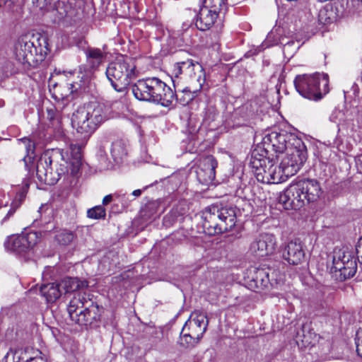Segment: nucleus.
<instances>
[{
  "mask_svg": "<svg viewBox=\"0 0 362 362\" xmlns=\"http://www.w3.org/2000/svg\"><path fill=\"white\" fill-rule=\"evenodd\" d=\"M247 107H242L235 110L234 112V116L236 117L238 115L240 116L242 118L241 121L237 122V125L243 126L247 125V123L250 122L251 119V115L247 113Z\"/></svg>",
  "mask_w": 362,
  "mask_h": 362,
  "instance_id": "nucleus-38",
  "label": "nucleus"
},
{
  "mask_svg": "<svg viewBox=\"0 0 362 362\" xmlns=\"http://www.w3.org/2000/svg\"><path fill=\"white\" fill-rule=\"evenodd\" d=\"M283 258L291 264H300L305 257L302 243L298 240L289 241L282 252Z\"/></svg>",
  "mask_w": 362,
  "mask_h": 362,
  "instance_id": "nucleus-23",
  "label": "nucleus"
},
{
  "mask_svg": "<svg viewBox=\"0 0 362 362\" xmlns=\"http://www.w3.org/2000/svg\"><path fill=\"white\" fill-rule=\"evenodd\" d=\"M134 97L142 101L170 107L176 99V94L164 81L157 77L138 80L132 86Z\"/></svg>",
  "mask_w": 362,
  "mask_h": 362,
  "instance_id": "nucleus-3",
  "label": "nucleus"
},
{
  "mask_svg": "<svg viewBox=\"0 0 362 362\" xmlns=\"http://www.w3.org/2000/svg\"><path fill=\"white\" fill-rule=\"evenodd\" d=\"M59 283L63 293L74 292L77 290L88 286V283L86 281H81L78 278L73 277H66L63 279Z\"/></svg>",
  "mask_w": 362,
  "mask_h": 362,
  "instance_id": "nucleus-29",
  "label": "nucleus"
},
{
  "mask_svg": "<svg viewBox=\"0 0 362 362\" xmlns=\"http://www.w3.org/2000/svg\"><path fill=\"white\" fill-rule=\"evenodd\" d=\"M329 78L327 74L315 73L313 75H299L294 80L298 93L305 98L317 100L329 92Z\"/></svg>",
  "mask_w": 362,
  "mask_h": 362,
  "instance_id": "nucleus-9",
  "label": "nucleus"
},
{
  "mask_svg": "<svg viewBox=\"0 0 362 362\" xmlns=\"http://www.w3.org/2000/svg\"><path fill=\"white\" fill-rule=\"evenodd\" d=\"M316 341L317 335L305 325H303L301 330L297 333L296 342L298 346H313Z\"/></svg>",
  "mask_w": 362,
  "mask_h": 362,
  "instance_id": "nucleus-28",
  "label": "nucleus"
},
{
  "mask_svg": "<svg viewBox=\"0 0 362 362\" xmlns=\"http://www.w3.org/2000/svg\"><path fill=\"white\" fill-rule=\"evenodd\" d=\"M40 293L47 303H54L63 294L60 283H49L40 287Z\"/></svg>",
  "mask_w": 362,
  "mask_h": 362,
  "instance_id": "nucleus-26",
  "label": "nucleus"
},
{
  "mask_svg": "<svg viewBox=\"0 0 362 362\" xmlns=\"http://www.w3.org/2000/svg\"><path fill=\"white\" fill-rule=\"evenodd\" d=\"M217 116L218 112L215 106L211 105H207L203 112V122L206 124L209 125L211 122L216 119Z\"/></svg>",
  "mask_w": 362,
  "mask_h": 362,
  "instance_id": "nucleus-36",
  "label": "nucleus"
},
{
  "mask_svg": "<svg viewBox=\"0 0 362 362\" xmlns=\"http://www.w3.org/2000/svg\"><path fill=\"white\" fill-rule=\"evenodd\" d=\"M105 74L112 88L124 95L131 82L137 77L138 71L132 59L122 57L108 64Z\"/></svg>",
  "mask_w": 362,
  "mask_h": 362,
  "instance_id": "nucleus-6",
  "label": "nucleus"
},
{
  "mask_svg": "<svg viewBox=\"0 0 362 362\" xmlns=\"http://www.w3.org/2000/svg\"><path fill=\"white\" fill-rule=\"evenodd\" d=\"M356 352L362 346V329L356 332Z\"/></svg>",
  "mask_w": 362,
  "mask_h": 362,
  "instance_id": "nucleus-45",
  "label": "nucleus"
},
{
  "mask_svg": "<svg viewBox=\"0 0 362 362\" xmlns=\"http://www.w3.org/2000/svg\"><path fill=\"white\" fill-rule=\"evenodd\" d=\"M357 270L355 257L349 251L334 250L332 257V273H339L341 280L349 279L354 276Z\"/></svg>",
  "mask_w": 362,
  "mask_h": 362,
  "instance_id": "nucleus-16",
  "label": "nucleus"
},
{
  "mask_svg": "<svg viewBox=\"0 0 362 362\" xmlns=\"http://www.w3.org/2000/svg\"><path fill=\"white\" fill-rule=\"evenodd\" d=\"M336 19V13L330 4H326L320 9L318 13V22L322 25L332 23Z\"/></svg>",
  "mask_w": 362,
  "mask_h": 362,
  "instance_id": "nucleus-30",
  "label": "nucleus"
},
{
  "mask_svg": "<svg viewBox=\"0 0 362 362\" xmlns=\"http://www.w3.org/2000/svg\"><path fill=\"white\" fill-rule=\"evenodd\" d=\"M112 200V196L111 194L106 195L103 199V204L107 205Z\"/></svg>",
  "mask_w": 362,
  "mask_h": 362,
  "instance_id": "nucleus-48",
  "label": "nucleus"
},
{
  "mask_svg": "<svg viewBox=\"0 0 362 362\" xmlns=\"http://www.w3.org/2000/svg\"><path fill=\"white\" fill-rule=\"evenodd\" d=\"M29 187V183L28 181L23 182V185L19 192L16 193V195L11 203V209L8 212L7 216H10L13 214L15 210L18 208L22 202L24 201L26 194Z\"/></svg>",
  "mask_w": 362,
  "mask_h": 362,
  "instance_id": "nucleus-31",
  "label": "nucleus"
},
{
  "mask_svg": "<svg viewBox=\"0 0 362 362\" xmlns=\"http://www.w3.org/2000/svg\"><path fill=\"white\" fill-rule=\"evenodd\" d=\"M53 0H33V4L40 9L46 8L47 6L51 5Z\"/></svg>",
  "mask_w": 362,
  "mask_h": 362,
  "instance_id": "nucleus-42",
  "label": "nucleus"
},
{
  "mask_svg": "<svg viewBox=\"0 0 362 362\" xmlns=\"http://www.w3.org/2000/svg\"><path fill=\"white\" fill-rule=\"evenodd\" d=\"M30 362H46V361H45V359L42 356V355H40V356L35 357Z\"/></svg>",
  "mask_w": 362,
  "mask_h": 362,
  "instance_id": "nucleus-49",
  "label": "nucleus"
},
{
  "mask_svg": "<svg viewBox=\"0 0 362 362\" xmlns=\"http://www.w3.org/2000/svg\"><path fill=\"white\" fill-rule=\"evenodd\" d=\"M225 6V0H204L196 18V27L200 30H209Z\"/></svg>",
  "mask_w": 362,
  "mask_h": 362,
  "instance_id": "nucleus-14",
  "label": "nucleus"
},
{
  "mask_svg": "<svg viewBox=\"0 0 362 362\" xmlns=\"http://www.w3.org/2000/svg\"><path fill=\"white\" fill-rule=\"evenodd\" d=\"M168 218H169L168 216H165L164 221L166 222Z\"/></svg>",
  "mask_w": 362,
  "mask_h": 362,
  "instance_id": "nucleus-54",
  "label": "nucleus"
},
{
  "mask_svg": "<svg viewBox=\"0 0 362 362\" xmlns=\"http://www.w3.org/2000/svg\"><path fill=\"white\" fill-rule=\"evenodd\" d=\"M173 74L175 78L181 76V78L189 81V86L182 92L196 93L202 88L205 81L202 66L192 59L175 63Z\"/></svg>",
  "mask_w": 362,
  "mask_h": 362,
  "instance_id": "nucleus-11",
  "label": "nucleus"
},
{
  "mask_svg": "<svg viewBox=\"0 0 362 362\" xmlns=\"http://www.w3.org/2000/svg\"><path fill=\"white\" fill-rule=\"evenodd\" d=\"M121 202H122V204L124 206H128V204L127 202V201L125 200V196L124 195H122L121 196Z\"/></svg>",
  "mask_w": 362,
  "mask_h": 362,
  "instance_id": "nucleus-51",
  "label": "nucleus"
},
{
  "mask_svg": "<svg viewBox=\"0 0 362 362\" xmlns=\"http://www.w3.org/2000/svg\"><path fill=\"white\" fill-rule=\"evenodd\" d=\"M50 50L47 37L39 33H28L21 36L14 47L16 59L24 69L43 62Z\"/></svg>",
  "mask_w": 362,
  "mask_h": 362,
  "instance_id": "nucleus-2",
  "label": "nucleus"
},
{
  "mask_svg": "<svg viewBox=\"0 0 362 362\" xmlns=\"http://www.w3.org/2000/svg\"><path fill=\"white\" fill-rule=\"evenodd\" d=\"M332 122L338 124V131L354 139L362 134V116L354 110L346 114L339 110L332 112L329 117Z\"/></svg>",
  "mask_w": 362,
  "mask_h": 362,
  "instance_id": "nucleus-13",
  "label": "nucleus"
},
{
  "mask_svg": "<svg viewBox=\"0 0 362 362\" xmlns=\"http://www.w3.org/2000/svg\"><path fill=\"white\" fill-rule=\"evenodd\" d=\"M280 45H283L284 53L294 54L300 47L299 42L294 40L281 41Z\"/></svg>",
  "mask_w": 362,
  "mask_h": 362,
  "instance_id": "nucleus-39",
  "label": "nucleus"
},
{
  "mask_svg": "<svg viewBox=\"0 0 362 362\" xmlns=\"http://www.w3.org/2000/svg\"><path fill=\"white\" fill-rule=\"evenodd\" d=\"M105 119L107 115L104 106L98 103H90L80 107L73 113L71 124L78 133L88 137Z\"/></svg>",
  "mask_w": 362,
  "mask_h": 362,
  "instance_id": "nucleus-7",
  "label": "nucleus"
},
{
  "mask_svg": "<svg viewBox=\"0 0 362 362\" xmlns=\"http://www.w3.org/2000/svg\"><path fill=\"white\" fill-rule=\"evenodd\" d=\"M106 211L103 206H95L87 211V216L90 218L100 219L105 218Z\"/></svg>",
  "mask_w": 362,
  "mask_h": 362,
  "instance_id": "nucleus-37",
  "label": "nucleus"
},
{
  "mask_svg": "<svg viewBox=\"0 0 362 362\" xmlns=\"http://www.w3.org/2000/svg\"><path fill=\"white\" fill-rule=\"evenodd\" d=\"M303 144L302 139L294 134L267 130L263 133L261 142L255 149L263 150L262 154L272 158L273 153H276V159L279 160L288 148L303 146Z\"/></svg>",
  "mask_w": 362,
  "mask_h": 362,
  "instance_id": "nucleus-5",
  "label": "nucleus"
},
{
  "mask_svg": "<svg viewBox=\"0 0 362 362\" xmlns=\"http://www.w3.org/2000/svg\"><path fill=\"white\" fill-rule=\"evenodd\" d=\"M20 144H22L25 149L26 155L23 157V160L25 168L28 172L33 169V160L35 158V144L33 139L30 137H23L18 139Z\"/></svg>",
  "mask_w": 362,
  "mask_h": 362,
  "instance_id": "nucleus-25",
  "label": "nucleus"
},
{
  "mask_svg": "<svg viewBox=\"0 0 362 362\" xmlns=\"http://www.w3.org/2000/svg\"><path fill=\"white\" fill-rule=\"evenodd\" d=\"M20 355L18 359H21L22 362H30L35 357L40 356L42 355V352L38 349H34L33 348H26L25 349L20 350Z\"/></svg>",
  "mask_w": 362,
  "mask_h": 362,
  "instance_id": "nucleus-35",
  "label": "nucleus"
},
{
  "mask_svg": "<svg viewBox=\"0 0 362 362\" xmlns=\"http://www.w3.org/2000/svg\"><path fill=\"white\" fill-rule=\"evenodd\" d=\"M357 259L361 264H362V238L358 242V245L356 247Z\"/></svg>",
  "mask_w": 362,
  "mask_h": 362,
  "instance_id": "nucleus-44",
  "label": "nucleus"
},
{
  "mask_svg": "<svg viewBox=\"0 0 362 362\" xmlns=\"http://www.w3.org/2000/svg\"><path fill=\"white\" fill-rule=\"evenodd\" d=\"M21 349L13 350L10 349L9 351L6 353V354L4 357V361L5 362H22L21 359H18Z\"/></svg>",
  "mask_w": 362,
  "mask_h": 362,
  "instance_id": "nucleus-41",
  "label": "nucleus"
},
{
  "mask_svg": "<svg viewBox=\"0 0 362 362\" xmlns=\"http://www.w3.org/2000/svg\"><path fill=\"white\" fill-rule=\"evenodd\" d=\"M321 194L320 183L316 180L304 179L288 187L280 195L279 202L286 209L297 210L316 202Z\"/></svg>",
  "mask_w": 362,
  "mask_h": 362,
  "instance_id": "nucleus-4",
  "label": "nucleus"
},
{
  "mask_svg": "<svg viewBox=\"0 0 362 362\" xmlns=\"http://www.w3.org/2000/svg\"><path fill=\"white\" fill-rule=\"evenodd\" d=\"M276 243V238L272 234L261 233L250 243L249 252L256 257H264L273 254Z\"/></svg>",
  "mask_w": 362,
  "mask_h": 362,
  "instance_id": "nucleus-17",
  "label": "nucleus"
},
{
  "mask_svg": "<svg viewBox=\"0 0 362 362\" xmlns=\"http://www.w3.org/2000/svg\"><path fill=\"white\" fill-rule=\"evenodd\" d=\"M200 339L196 336H192L188 331H181L179 344L184 348L192 347L199 342Z\"/></svg>",
  "mask_w": 362,
  "mask_h": 362,
  "instance_id": "nucleus-33",
  "label": "nucleus"
},
{
  "mask_svg": "<svg viewBox=\"0 0 362 362\" xmlns=\"http://www.w3.org/2000/svg\"><path fill=\"white\" fill-rule=\"evenodd\" d=\"M83 303L80 298L74 297L70 300L67 311L71 321L81 326H87L92 323L95 316L92 315V309H83Z\"/></svg>",
  "mask_w": 362,
  "mask_h": 362,
  "instance_id": "nucleus-18",
  "label": "nucleus"
},
{
  "mask_svg": "<svg viewBox=\"0 0 362 362\" xmlns=\"http://www.w3.org/2000/svg\"><path fill=\"white\" fill-rule=\"evenodd\" d=\"M88 65L93 69H96L105 61L107 54L100 48L88 47L84 51Z\"/></svg>",
  "mask_w": 362,
  "mask_h": 362,
  "instance_id": "nucleus-24",
  "label": "nucleus"
},
{
  "mask_svg": "<svg viewBox=\"0 0 362 362\" xmlns=\"http://www.w3.org/2000/svg\"><path fill=\"white\" fill-rule=\"evenodd\" d=\"M47 117L48 119H49L50 121H52L54 119L55 110L54 108L47 109Z\"/></svg>",
  "mask_w": 362,
  "mask_h": 362,
  "instance_id": "nucleus-46",
  "label": "nucleus"
},
{
  "mask_svg": "<svg viewBox=\"0 0 362 362\" xmlns=\"http://www.w3.org/2000/svg\"><path fill=\"white\" fill-rule=\"evenodd\" d=\"M69 150L70 156L62 148L46 151L35 166L37 179L52 185L57 183L63 175L70 174L73 177H78L82 165L81 146L71 144Z\"/></svg>",
  "mask_w": 362,
  "mask_h": 362,
  "instance_id": "nucleus-1",
  "label": "nucleus"
},
{
  "mask_svg": "<svg viewBox=\"0 0 362 362\" xmlns=\"http://www.w3.org/2000/svg\"><path fill=\"white\" fill-rule=\"evenodd\" d=\"M269 268L250 267L246 272L247 279L252 288L264 289L271 284Z\"/></svg>",
  "mask_w": 362,
  "mask_h": 362,
  "instance_id": "nucleus-21",
  "label": "nucleus"
},
{
  "mask_svg": "<svg viewBox=\"0 0 362 362\" xmlns=\"http://www.w3.org/2000/svg\"><path fill=\"white\" fill-rule=\"evenodd\" d=\"M141 194V189H135L132 192V195L138 197Z\"/></svg>",
  "mask_w": 362,
  "mask_h": 362,
  "instance_id": "nucleus-50",
  "label": "nucleus"
},
{
  "mask_svg": "<svg viewBox=\"0 0 362 362\" xmlns=\"http://www.w3.org/2000/svg\"><path fill=\"white\" fill-rule=\"evenodd\" d=\"M98 160L100 163L99 168L101 170L112 169L114 166L113 163L107 160L105 151L101 149L99 151Z\"/></svg>",
  "mask_w": 362,
  "mask_h": 362,
  "instance_id": "nucleus-40",
  "label": "nucleus"
},
{
  "mask_svg": "<svg viewBox=\"0 0 362 362\" xmlns=\"http://www.w3.org/2000/svg\"><path fill=\"white\" fill-rule=\"evenodd\" d=\"M340 143H341V141H339V140L337 139H335V140H334V144H334V146H336V147L339 148Z\"/></svg>",
  "mask_w": 362,
  "mask_h": 362,
  "instance_id": "nucleus-52",
  "label": "nucleus"
},
{
  "mask_svg": "<svg viewBox=\"0 0 362 362\" xmlns=\"http://www.w3.org/2000/svg\"><path fill=\"white\" fill-rule=\"evenodd\" d=\"M75 238L74 232L64 228L58 230L55 235L56 241L62 245H69Z\"/></svg>",
  "mask_w": 362,
  "mask_h": 362,
  "instance_id": "nucleus-32",
  "label": "nucleus"
},
{
  "mask_svg": "<svg viewBox=\"0 0 362 362\" xmlns=\"http://www.w3.org/2000/svg\"><path fill=\"white\" fill-rule=\"evenodd\" d=\"M67 86L69 90H70V93H73L78 90V88H81V84L77 82L71 81L67 83Z\"/></svg>",
  "mask_w": 362,
  "mask_h": 362,
  "instance_id": "nucleus-43",
  "label": "nucleus"
},
{
  "mask_svg": "<svg viewBox=\"0 0 362 362\" xmlns=\"http://www.w3.org/2000/svg\"><path fill=\"white\" fill-rule=\"evenodd\" d=\"M40 233L30 231L20 235H11L4 243L7 251L21 256L28 254L40 240Z\"/></svg>",
  "mask_w": 362,
  "mask_h": 362,
  "instance_id": "nucleus-15",
  "label": "nucleus"
},
{
  "mask_svg": "<svg viewBox=\"0 0 362 362\" xmlns=\"http://www.w3.org/2000/svg\"><path fill=\"white\" fill-rule=\"evenodd\" d=\"M217 165L216 160L211 155L201 158L197 170L198 179L205 183L212 182L216 177Z\"/></svg>",
  "mask_w": 362,
  "mask_h": 362,
  "instance_id": "nucleus-22",
  "label": "nucleus"
},
{
  "mask_svg": "<svg viewBox=\"0 0 362 362\" xmlns=\"http://www.w3.org/2000/svg\"><path fill=\"white\" fill-rule=\"evenodd\" d=\"M90 4L91 0H59L54 8L62 18H72L84 13L86 5L88 6Z\"/></svg>",
  "mask_w": 362,
  "mask_h": 362,
  "instance_id": "nucleus-19",
  "label": "nucleus"
},
{
  "mask_svg": "<svg viewBox=\"0 0 362 362\" xmlns=\"http://www.w3.org/2000/svg\"><path fill=\"white\" fill-rule=\"evenodd\" d=\"M110 153L115 164L124 162L127 156V145L123 140H116L112 142Z\"/></svg>",
  "mask_w": 362,
  "mask_h": 362,
  "instance_id": "nucleus-27",
  "label": "nucleus"
},
{
  "mask_svg": "<svg viewBox=\"0 0 362 362\" xmlns=\"http://www.w3.org/2000/svg\"><path fill=\"white\" fill-rule=\"evenodd\" d=\"M357 354L362 358V346L358 350Z\"/></svg>",
  "mask_w": 362,
  "mask_h": 362,
  "instance_id": "nucleus-53",
  "label": "nucleus"
},
{
  "mask_svg": "<svg viewBox=\"0 0 362 362\" xmlns=\"http://www.w3.org/2000/svg\"><path fill=\"white\" fill-rule=\"evenodd\" d=\"M203 227L210 235L231 230L236 223L235 209L211 206L206 208L203 213Z\"/></svg>",
  "mask_w": 362,
  "mask_h": 362,
  "instance_id": "nucleus-8",
  "label": "nucleus"
},
{
  "mask_svg": "<svg viewBox=\"0 0 362 362\" xmlns=\"http://www.w3.org/2000/svg\"><path fill=\"white\" fill-rule=\"evenodd\" d=\"M208 320L206 315L200 311L192 313L190 317L187 320L182 327V331H188L197 339H201L206 331Z\"/></svg>",
  "mask_w": 362,
  "mask_h": 362,
  "instance_id": "nucleus-20",
  "label": "nucleus"
},
{
  "mask_svg": "<svg viewBox=\"0 0 362 362\" xmlns=\"http://www.w3.org/2000/svg\"><path fill=\"white\" fill-rule=\"evenodd\" d=\"M263 150L254 149L252 152L250 165L258 182L265 184H277L283 178L274 166V158L266 156Z\"/></svg>",
  "mask_w": 362,
  "mask_h": 362,
  "instance_id": "nucleus-10",
  "label": "nucleus"
},
{
  "mask_svg": "<svg viewBox=\"0 0 362 362\" xmlns=\"http://www.w3.org/2000/svg\"><path fill=\"white\" fill-rule=\"evenodd\" d=\"M284 40V37L281 38L280 35L276 31L272 30L268 33L265 40L261 45V50L267 47L280 44L281 41ZM260 51V49L259 50Z\"/></svg>",
  "mask_w": 362,
  "mask_h": 362,
  "instance_id": "nucleus-34",
  "label": "nucleus"
},
{
  "mask_svg": "<svg viewBox=\"0 0 362 362\" xmlns=\"http://www.w3.org/2000/svg\"><path fill=\"white\" fill-rule=\"evenodd\" d=\"M281 157L280 165L277 169L279 172L283 182L286 181L289 177L296 174L300 169L303 164L307 159V148L305 144L303 146L293 147L288 148Z\"/></svg>",
  "mask_w": 362,
  "mask_h": 362,
  "instance_id": "nucleus-12",
  "label": "nucleus"
},
{
  "mask_svg": "<svg viewBox=\"0 0 362 362\" xmlns=\"http://www.w3.org/2000/svg\"><path fill=\"white\" fill-rule=\"evenodd\" d=\"M47 210H48V206L47 204H42L39 208L38 213L40 215L41 219H42V215L46 212Z\"/></svg>",
  "mask_w": 362,
  "mask_h": 362,
  "instance_id": "nucleus-47",
  "label": "nucleus"
},
{
  "mask_svg": "<svg viewBox=\"0 0 362 362\" xmlns=\"http://www.w3.org/2000/svg\"><path fill=\"white\" fill-rule=\"evenodd\" d=\"M3 105V102L0 101V107Z\"/></svg>",
  "mask_w": 362,
  "mask_h": 362,
  "instance_id": "nucleus-55",
  "label": "nucleus"
}]
</instances>
